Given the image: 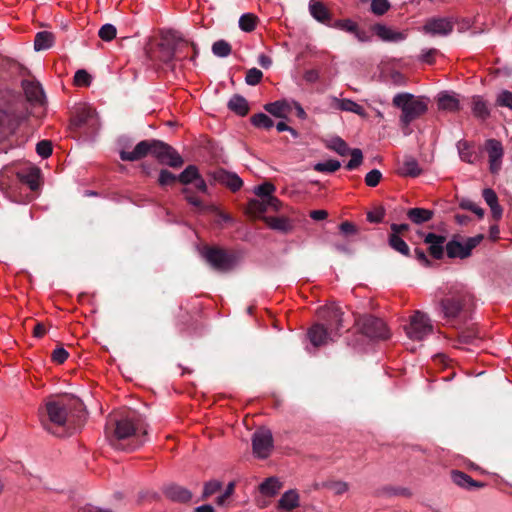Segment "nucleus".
<instances>
[{"label": "nucleus", "instance_id": "nucleus-52", "mask_svg": "<svg viewBox=\"0 0 512 512\" xmlns=\"http://www.w3.org/2000/svg\"><path fill=\"white\" fill-rule=\"evenodd\" d=\"M382 178V173L378 169L369 171L365 176V183L369 187H375L379 184Z\"/></svg>", "mask_w": 512, "mask_h": 512}, {"label": "nucleus", "instance_id": "nucleus-8", "mask_svg": "<svg viewBox=\"0 0 512 512\" xmlns=\"http://www.w3.org/2000/svg\"><path fill=\"white\" fill-rule=\"evenodd\" d=\"M253 454L260 459L267 458L273 449V436L269 429L260 428L252 436Z\"/></svg>", "mask_w": 512, "mask_h": 512}, {"label": "nucleus", "instance_id": "nucleus-32", "mask_svg": "<svg viewBox=\"0 0 512 512\" xmlns=\"http://www.w3.org/2000/svg\"><path fill=\"white\" fill-rule=\"evenodd\" d=\"M451 476L456 485L465 489H473L482 486V484L477 483L469 475L461 471H453Z\"/></svg>", "mask_w": 512, "mask_h": 512}, {"label": "nucleus", "instance_id": "nucleus-22", "mask_svg": "<svg viewBox=\"0 0 512 512\" xmlns=\"http://www.w3.org/2000/svg\"><path fill=\"white\" fill-rule=\"evenodd\" d=\"M171 40L174 42L171 49L165 50L162 54V60L166 63L170 62L174 56L180 54L183 49L188 48L190 44L181 39L176 33H171ZM162 51H164V45H161Z\"/></svg>", "mask_w": 512, "mask_h": 512}, {"label": "nucleus", "instance_id": "nucleus-62", "mask_svg": "<svg viewBox=\"0 0 512 512\" xmlns=\"http://www.w3.org/2000/svg\"><path fill=\"white\" fill-rule=\"evenodd\" d=\"M330 488L335 494H343L348 490V484L343 481H336L330 484Z\"/></svg>", "mask_w": 512, "mask_h": 512}, {"label": "nucleus", "instance_id": "nucleus-20", "mask_svg": "<svg viewBox=\"0 0 512 512\" xmlns=\"http://www.w3.org/2000/svg\"><path fill=\"white\" fill-rule=\"evenodd\" d=\"M22 87L28 101L36 104H43L45 95L40 83L24 80L22 82Z\"/></svg>", "mask_w": 512, "mask_h": 512}, {"label": "nucleus", "instance_id": "nucleus-29", "mask_svg": "<svg viewBox=\"0 0 512 512\" xmlns=\"http://www.w3.org/2000/svg\"><path fill=\"white\" fill-rule=\"evenodd\" d=\"M398 172L402 176L417 177L421 174L422 170L416 159L406 157L399 167Z\"/></svg>", "mask_w": 512, "mask_h": 512}, {"label": "nucleus", "instance_id": "nucleus-39", "mask_svg": "<svg viewBox=\"0 0 512 512\" xmlns=\"http://www.w3.org/2000/svg\"><path fill=\"white\" fill-rule=\"evenodd\" d=\"M199 175L198 168L195 165H189L178 175V181L187 185L193 183Z\"/></svg>", "mask_w": 512, "mask_h": 512}, {"label": "nucleus", "instance_id": "nucleus-19", "mask_svg": "<svg viewBox=\"0 0 512 512\" xmlns=\"http://www.w3.org/2000/svg\"><path fill=\"white\" fill-rule=\"evenodd\" d=\"M330 101L331 106L337 110L351 112L363 118L367 116L365 109L358 103L354 102L353 100L340 99L335 96H331Z\"/></svg>", "mask_w": 512, "mask_h": 512}, {"label": "nucleus", "instance_id": "nucleus-41", "mask_svg": "<svg viewBox=\"0 0 512 512\" xmlns=\"http://www.w3.org/2000/svg\"><path fill=\"white\" fill-rule=\"evenodd\" d=\"M389 245L395 251L401 253L402 255H405V256L409 255V252H410L409 247L406 244V242L399 235L390 234Z\"/></svg>", "mask_w": 512, "mask_h": 512}, {"label": "nucleus", "instance_id": "nucleus-63", "mask_svg": "<svg viewBox=\"0 0 512 512\" xmlns=\"http://www.w3.org/2000/svg\"><path fill=\"white\" fill-rule=\"evenodd\" d=\"M207 210L215 212L219 217V221L221 222H232V217L230 215L222 211H219L218 208L213 205L209 206Z\"/></svg>", "mask_w": 512, "mask_h": 512}, {"label": "nucleus", "instance_id": "nucleus-34", "mask_svg": "<svg viewBox=\"0 0 512 512\" xmlns=\"http://www.w3.org/2000/svg\"><path fill=\"white\" fill-rule=\"evenodd\" d=\"M54 43V35L48 31L38 32L34 40V48L36 51L49 49Z\"/></svg>", "mask_w": 512, "mask_h": 512}, {"label": "nucleus", "instance_id": "nucleus-12", "mask_svg": "<svg viewBox=\"0 0 512 512\" xmlns=\"http://www.w3.org/2000/svg\"><path fill=\"white\" fill-rule=\"evenodd\" d=\"M319 318L324 321L325 327L328 329H334L337 333L339 330L343 327L342 325V315L343 312L341 311V308L331 303L329 305H326L319 309L318 311Z\"/></svg>", "mask_w": 512, "mask_h": 512}, {"label": "nucleus", "instance_id": "nucleus-21", "mask_svg": "<svg viewBox=\"0 0 512 512\" xmlns=\"http://www.w3.org/2000/svg\"><path fill=\"white\" fill-rule=\"evenodd\" d=\"M215 179L222 185H225L233 192L238 191L243 186L242 179L233 172L219 170L215 173Z\"/></svg>", "mask_w": 512, "mask_h": 512}, {"label": "nucleus", "instance_id": "nucleus-60", "mask_svg": "<svg viewBox=\"0 0 512 512\" xmlns=\"http://www.w3.org/2000/svg\"><path fill=\"white\" fill-rule=\"evenodd\" d=\"M483 198L488 206H492L498 203V198L494 190L486 188L483 190Z\"/></svg>", "mask_w": 512, "mask_h": 512}, {"label": "nucleus", "instance_id": "nucleus-46", "mask_svg": "<svg viewBox=\"0 0 512 512\" xmlns=\"http://www.w3.org/2000/svg\"><path fill=\"white\" fill-rule=\"evenodd\" d=\"M390 7L391 5L388 0H372L370 10L373 14L381 16L384 15Z\"/></svg>", "mask_w": 512, "mask_h": 512}, {"label": "nucleus", "instance_id": "nucleus-15", "mask_svg": "<svg viewBox=\"0 0 512 512\" xmlns=\"http://www.w3.org/2000/svg\"><path fill=\"white\" fill-rule=\"evenodd\" d=\"M73 125L78 128L88 127L91 130L98 129L99 121L96 111L90 106L79 108L73 119Z\"/></svg>", "mask_w": 512, "mask_h": 512}, {"label": "nucleus", "instance_id": "nucleus-25", "mask_svg": "<svg viewBox=\"0 0 512 512\" xmlns=\"http://www.w3.org/2000/svg\"><path fill=\"white\" fill-rule=\"evenodd\" d=\"M164 494L170 500L180 503H186L190 501L192 497V493L189 490L175 484H171L165 487Z\"/></svg>", "mask_w": 512, "mask_h": 512}, {"label": "nucleus", "instance_id": "nucleus-59", "mask_svg": "<svg viewBox=\"0 0 512 512\" xmlns=\"http://www.w3.org/2000/svg\"><path fill=\"white\" fill-rule=\"evenodd\" d=\"M68 356H69L68 352L63 347H59V348L55 349L52 353L53 361H55L59 364L64 363L67 360Z\"/></svg>", "mask_w": 512, "mask_h": 512}, {"label": "nucleus", "instance_id": "nucleus-56", "mask_svg": "<svg viewBox=\"0 0 512 512\" xmlns=\"http://www.w3.org/2000/svg\"><path fill=\"white\" fill-rule=\"evenodd\" d=\"M461 207L464 208V209L472 211L473 213H475L480 218L484 215V210L480 206H478L476 203H474V202H472L470 200L463 201L461 203Z\"/></svg>", "mask_w": 512, "mask_h": 512}, {"label": "nucleus", "instance_id": "nucleus-44", "mask_svg": "<svg viewBox=\"0 0 512 512\" xmlns=\"http://www.w3.org/2000/svg\"><path fill=\"white\" fill-rule=\"evenodd\" d=\"M251 123L257 128L270 129L274 126L273 120L265 113H257L251 117Z\"/></svg>", "mask_w": 512, "mask_h": 512}, {"label": "nucleus", "instance_id": "nucleus-61", "mask_svg": "<svg viewBox=\"0 0 512 512\" xmlns=\"http://www.w3.org/2000/svg\"><path fill=\"white\" fill-rule=\"evenodd\" d=\"M24 182L28 184L31 190H36L38 188V173L31 172L23 178Z\"/></svg>", "mask_w": 512, "mask_h": 512}, {"label": "nucleus", "instance_id": "nucleus-10", "mask_svg": "<svg viewBox=\"0 0 512 512\" xmlns=\"http://www.w3.org/2000/svg\"><path fill=\"white\" fill-rule=\"evenodd\" d=\"M146 434L142 423L138 419L125 417L116 422L114 436L117 440L137 438L138 433Z\"/></svg>", "mask_w": 512, "mask_h": 512}, {"label": "nucleus", "instance_id": "nucleus-42", "mask_svg": "<svg viewBox=\"0 0 512 512\" xmlns=\"http://www.w3.org/2000/svg\"><path fill=\"white\" fill-rule=\"evenodd\" d=\"M265 221L270 228L275 230L286 232L291 228L290 222L284 217H267Z\"/></svg>", "mask_w": 512, "mask_h": 512}, {"label": "nucleus", "instance_id": "nucleus-35", "mask_svg": "<svg viewBox=\"0 0 512 512\" xmlns=\"http://www.w3.org/2000/svg\"><path fill=\"white\" fill-rule=\"evenodd\" d=\"M407 216L413 223L422 224L432 218L433 212L424 208H412L408 210Z\"/></svg>", "mask_w": 512, "mask_h": 512}, {"label": "nucleus", "instance_id": "nucleus-23", "mask_svg": "<svg viewBox=\"0 0 512 512\" xmlns=\"http://www.w3.org/2000/svg\"><path fill=\"white\" fill-rule=\"evenodd\" d=\"M445 237L434 233H428L424 242L429 244V252L435 259H441L443 257L445 243Z\"/></svg>", "mask_w": 512, "mask_h": 512}, {"label": "nucleus", "instance_id": "nucleus-51", "mask_svg": "<svg viewBox=\"0 0 512 512\" xmlns=\"http://www.w3.org/2000/svg\"><path fill=\"white\" fill-rule=\"evenodd\" d=\"M36 152L42 158H48L52 153V144L48 140H42L36 145Z\"/></svg>", "mask_w": 512, "mask_h": 512}, {"label": "nucleus", "instance_id": "nucleus-58", "mask_svg": "<svg viewBox=\"0 0 512 512\" xmlns=\"http://www.w3.org/2000/svg\"><path fill=\"white\" fill-rule=\"evenodd\" d=\"M221 488V483L219 481L213 480L205 484L203 490V496L208 497L215 492H217Z\"/></svg>", "mask_w": 512, "mask_h": 512}, {"label": "nucleus", "instance_id": "nucleus-33", "mask_svg": "<svg viewBox=\"0 0 512 512\" xmlns=\"http://www.w3.org/2000/svg\"><path fill=\"white\" fill-rule=\"evenodd\" d=\"M228 108L240 116H244L249 111L247 100L241 95H234L228 102Z\"/></svg>", "mask_w": 512, "mask_h": 512}, {"label": "nucleus", "instance_id": "nucleus-28", "mask_svg": "<svg viewBox=\"0 0 512 512\" xmlns=\"http://www.w3.org/2000/svg\"><path fill=\"white\" fill-rule=\"evenodd\" d=\"M309 11L312 17L318 22L329 24L331 15L328 9L321 2H315L314 0H311L309 3Z\"/></svg>", "mask_w": 512, "mask_h": 512}, {"label": "nucleus", "instance_id": "nucleus-2", "mask_svg": "<svg viewBox=\"0 0 512 512\" xmlns=\"http://www.w3.org/2000/svg\"><path fill=\"white\" fill-rule=\"evenodd\" d=\"M393 105L402 110L400 121L405 126H408L427 110L426 102L410 93L396 94L393 98Z\"/></svg>", "mask_w": 512, "mask_h": 512}, {"label": "nucleus", "instance_id": "nucleus-17", "mask_svg": "<svg viewBox=\"0 0 512 512\" xmlns=\"http://www.w3.org/2000/svg\"><path fill=\"white\" fill-rule=\"evenodd\" d=\"M49 422L63 426L67 421V408L61 401H48L45 405Z\"/></svg>", "mask_w": 512, "mask_h": 512}, {"label": "nucleus", "instance_id": "nucleus-26", "mask_svg": "<svg viewBox=\"0 0 512 512\" xmlns=\"http://www.w3.org/2000/svg\"><path fill=\"white\" fill-rule=\"evenodd\" d=\"M437 101L441 110L450 112L459 110V99L455 93L441 92L438 94Z\"/></svg>", "mask_w": 512, "mask_h": 512}, {"label": "nucleus", "instance_id": "nucleus-49", "mask_svg": "<svg viewBox=\"0 0 512 512\" xmlns=\"http://www.w3.org/2000/svg\"><path fill=\"white\" fill-rule=\"evenodd\" d=\"M117 29L114 25L107 23L104 24L98 32L99 37L103 41H111L116 37Z\"/></svg>", "mask_w": 512, "mask_h": 512}, {"label": "nucleus", "instance_id": "nucleus-18", "mask_svg": "<svg viewBox=\"0 0 512 512\" xmlns=\"http://www.w3.org/2000/svg\"><path fill=\"white\" fill-rule=\"evenodd\" d=\"M423 30L427 34L447 36L453 30V23L447 18H432L426 22Z\"/></svg>", "mask_w": 512, "mask_h": 512}, {"label": "nucleus", "instance_id": "nucleus-13", "mask_svg": "<svg viewBox=\"0 0 512 512\" xmlns=\"http://www.w3.org/2000/svg\"><path fill=\"white\" fill-rule=\"evenodd\" d=\"M308 338L310 343L314 347H320L326 345L330 341H334L335 338L339 337V333L334 329H328L322 323H316L308 330Z\"/></svg>", "mask_w": 512, "mask_h": 512}, {"label": "nucleus", "instance_id": "nucleus-30", "mask_svg": "<svg viewBox=\"0 0 512 512\" xmlns=\"http://www.w3.org/2000/svg\"><path fill=\"white\" fill-rule=\"evenodd\" d=\"M473 115L481 120H485L490 116L488 103L479 95L472 97Z\"/></svg>", "mask_w": 512, "mask_h": 512}, {"label": "nucleus", "instance_id": "nucleus-6", "mask_svg": "<svg viewBox=\"0 0 512 512\" xmlns=\"http://www.w3.org/2000/svg\"><path fill=\"white\" fill-rule=\"evenodd\" d=\"M483 240V235H476L462 241L454 237L446 244V252L449 258L464 259L471 254V251Z\"/></svg>", "mask_w": 512, "mask_h": 512}, {"label": "nucleus", "instance_id": "nucleus-31", "mask_svg": "<svg viewBox=\"0 0 512 512\" xmlns=\"http://www.w3.org/2000/svg\"><path fill=\"white\" fill-rule=\"evenodd\" d=\"M299 505V494L296 490L286 491L279 500V508L290 511Z\"/></svg>", "mask_w": 512, "mask_h": 512}, {"label": "nucleus", "instance_id": "nucleus-45", "mask_svg": "<svg viewBox=\"0 0 512 512\" xmlns=\"http://www.w3.org/2000/svg\"><path fill=\"white\" fill-rule=\"evenodd\" d=\"M212 52L218 57H227L231 53V46L224 40H218L212 45Z\"/></svg>", "mask_w": 512, "mask_h": 512}, {"label": "nucleus", "instance_id": "nucleus-3", "mask_svg": "<svg viewBox=\"0 0 512 512\" xmlns=\"http://www.w3.org/2000/svg\"><path fill=\"white\" fill-rule=\"evenodd\" d=\"M472 301L470 293L461 289L454 294L444 298L440 305L445 318L455 319L468 307Z\"/></svg>", "mask_w": 512, "mask_h": 512}, {"label": "nucleus", "instance_id": "nucleus-64", "mask_svg": "<svg viewBox=\"0 0 512 512\" xmlns=\"http://www.w3.org/2000/svg\"><path fill=\"white\" fill-rule=\"evenodd\" d=\"M339 228L343 234H354L357 231L355 225L348 221L341 223Z\"/></svg>", "mask_w": 512, "mask_h": 512}, {"label": "nucleus", "instance_id": "nucleus-47", "mask_svg": "<svg viewBox=\"0 0 512 512\" xmlns=\"http://www.w3.org/2000/svg\"><path fill=\"white\" fill-rule=\"evenodd\" d=\"M333 28L340 29L349 33L354 34L358 25L351 19L336 20L331 24Z\"/></svg>", "mask_w": 512, "mask_h": 512}, {"label": "nucleus", "instance_id": "nucleus-24", "mask_svg": "<svg viewBox=\"0 0 512 512\" xmlns=\"http://www.w3.org/2000/svg\"><path fill=\"white\" fill-rule=\"evenodd\" d=\"M275 186L270 182H265L256 186L253 192L261 199H266L268 204H272L274 210L279 209L280 202L272 194L275 191Z\"/></svg>", "mask_w": 512, "mask_h": 512}, {"label": "nucleus", "instance_id": "nucleus-14", "mask_svg": "<svg viewBox=\"0 0 512 512\" xmlns=\"http://www.w3.org/2000/svg\"><path fill=\"white\" fill-rule=\"evenodd\" d=\"M485 149L489 159V170L492 174H498L502 168L504 149L500 141L488 139L485 142Z\"/></svg>", "mask_w": 512, "mask_h": 512}, {"label": "nucleus", "instance_id": "nucleus-57", "mask_svg": "<svg viewBox=\"0 0 512 512\" xmlns=\"http://www.w3.org/2000/svg\"><path fill=\"white\" fill-rule=\"evenodd\" d=\"M389 81L395 86H403L406 83V77L401 72L393 70L389 74Z\"/></svg>", "mask_w": 512, "mask_h": 512}, {"label": "nucleus", "instance_id": "nucleus-50", "mask_svg": "<svg viewBox=\"0 0 512 512\" xmlns=\"http://www.w3.org/2000/svg\"><path fill=\"white\" fill-rule=\"evenodd\" d=\"M263 77L261 70L257 68H251L247 71L245 81L248 85H257Z\"/></svg>", "mask_w": 512, "mask_h": 512}, {"label": "nucleus", "instance_id": "nucleus-16", "mask_svg": "<svg viewBox=\"0 0 512 512\" xmlns=\"http://www.w3.org/2000/svg\"><path fill=\"white\" fill-rule=\"evenodd\" d=\"M372 30L384 42L399 43L408 37V30L398 31L380 23L375 24Z\"/></svg>", "mask_w": 512, "mask_h": 512}, {"label": "nucleus", "instance_id": "nucleus-55", "mask_svg": "<svg viewBox=\"0 0 512 512\" xmlns=\"http://www.w3.org/2000/svg\"><path fill=\"white\" fill-rule=\"evenodd\" d=\"M182 193L185 195V199L193 206L199 208L200 210L207 209L209 206H204L203 203L195 196L191 194V190L187 187L182 189Z\"/></svg>", "mask_w": 512, "mask_h": 512}, {"label": "nucleus", "instance_id": "nucleus-11", "mask_svg": "<svg viewBox=\"0 0 512 512\" xmlns=\"http://www.w3.org/2000/svg\"><path fill=\"white\" fill-rule=\"evenodd\" d=\"M25 119H27L26 114H16L11 111L0 110V141L13 134Z\"/></svg>", "mask_w": 512, "mask_h": 512}, {"label": "nucleus", "instance_id": "nucleus-4", "mask_svg": "<svg viewBox=\"0 0 512 512\" xmlns=\"http://www.w3.org/2000/svg\"><path fill=\"white\" fill-rule=\"evenodd\" d=\"M405 332L409 339L422 341L433 333V325L430 318L421 311H415L405 326Z\"/></svg>", "mask_w": 512, "mask_h": 512}, {"label": "nucleus", "instance_id": "nucleus-38", "mask_svg": "<svg viewBox=\"0 0 512 512\" xmlns=\"http://www.w3.org/2000/svg\"><path fill=\"white\" fill-rule=\"evenodd\" d=\"M280 488H281V484H280L279 480L274 477H270V478L266 479L260 485L261 493L266 496L275 495L279 491Z\"/></svg>", "mask_w": 512, "mask_h": 512}, {"label": "nucleus", "instance_id": "nucleus-43", "mask_svg": "<svg viewBox=\"0 0 512 512\" xmlns=\"http://www.w3.org/2000/svg\"><path fill=\"white\" fill-rule=\"evenodd\" d=\"M341 167L338 160L330 159L324 162H318L313 166V169L322 173H333Z\"/></svg>", "mask_w": 512, "mask_h": 512}, {"label": "nucleus", "instance_id": "nucleus-40", "mask_svg": "<svg viewBox=\"0 0 512 512\" xmlns=\"http://www.w3.org/2000/svg\"><path fill=\"white\" fill-rule=\"evenodd\" d=\"M258 18L252 13L242 14L239 18V28L244 32H252L256 28Z\"/></svg>", "mask_w": 512, "mask_h": 512}, {"label": "nucleus", "instance_id": "nucleus-1", "mask_svg": "<svg viewBox=\"0 0 512 512\" xmlns=\"http://www.w3.org/2000/svg\"><path fill=\"white\" fill-rule=\"evenodd\" d=\"M148 154L154 156L159 163L168 165L172 168H179L184 160L181 155L170 145L160 140L140 141L132 151H120V158L123 161H137Z\"/></svg>", "mask_w": 512, "mask_h": 512}, {"label": "nucleus", "instance_id": "nucleus-54", "mask_svg": "<svg viewBox=\"0 0 512 512\" xmlns=\"http://www.w3.org/2000/svg\"><path fill=\"white\" fill-rule=\"evenodd\" d=\"M176 180H178V176L174 175L170 171L166 169L160 171L158 182L161 186L170 185Z\"/></svg>", "mask_w": 512, "mask_h": 512}, {"label": "nucleus", "instance_id": "nucleus-27", "mask_svg": "<svg viewBox=\"0 0 512 512\" xmlns=\"http://www.w3.org/2000/svg\"><path fill=\"white\" fill-rule=\"evenodd\" d=\"M264 109L277 118H287L288 113L291 111V104L286 100L275 101L265 104Z\"/></svg>", "mask_w": 512, "mask_h": 512}, {"label": "nucleus", "instance_id": "nucleus-5", "mask_svg": "<svg viewBox=\"0 0 512 512\" xmlns=\"http://www.w3.org/2000/svg\"><path fill=\"white\" fill-rule=\"evenodd\" d=\"M324 143L328 149L336 152L340 156H345L350 153L351 159L346 165L348 170H354L362 163V151L358 148L350 149L347 143L341 137L333 136L329 139H326Z\"/></svg>", "mask_w": 512, "mask_h": 512}, {"label": "nucleus", "instance_id": "nucleus-9", "mask_svg": "<svg viewBox=\"0 0 512 512\" xmlns=\"http://www.w3.org/2000/svg\"><path fill=\"white\" fill-rule=\"evenodd\" d=\"M206 261L216 270L227 272L235 266V257L221 249L208 248L203 253Z\"/></svg>", "mask_w": 512, "mask_h": 512}, {"label": "nucleus", "instance_id": "nucleus-7", "mask_svg": "<svg viewBox=\"0 0 512 512\" xmlns=\"http://www.w3.org/2000/svg\"><path fill=\"white\" fill-rule=\"evenodd\" d=\"M357 325L361 333L370 339H387L389 337L386 324L379 318L363 316L357 320Z\"/></svg>", "mask_w": 512, "mask_h": 512}, {"label": "nucleus", "instance_id": "nucleus-53", "mask_svg": "<svg viewBox=\"0 0 512 512\" xmlns=\"http://www.w3.org/2000/svg\"><path fill=\"white\" fill-rule=\"evenodd\" d=\"M74 82L78 86H88L91 83V75L85 70H78L75 73Z\"/></svg>", "mask_w": 512, "mask_h": 512}, {"label": "nucleus", "instance_id": "nucleus-36", "mask_svg": "<svg viewBox=\"0 0 512 512\" xmlns=\"http://www.w3.org/2000/svg\"><path fill=\"white\" fill-rule=\"evenodd\" d=\"M457 150L462 161L473 164L477 158L469 142L460 140L457 143Z\"/></svg>", "mask_w": 512, "mask_h": 512}, {"label": "nucleus", "instance_id": "nucleus-37", "mask_svg": "<svg viewBox=\"0 0 512 512\" xmlns=\"http://www.w3.org/2000/svg\"><path fill=\"white\" fill-rule=\"evenodd\" d=\"M249 212L254 217H261L268 209H273L266 199H253L249 202Z\"/></svg>", "mask_w": 512, "mask_h": 512}, {"label": "nucleus", "instance_id": "nucleus-48", "mask_svg": "<svg viewBox=\"0 0 512 512\" xmlns=\"http://www.w3.org/2000/svg\"><path fill=\"white\" fill-rule=\"evenodd\" d=\"M495 104L499 107H506L512 110V92L502 90L497 94Z\"/></svg>", "mask_w": 512, "mask_h": 512}]
</instances>
